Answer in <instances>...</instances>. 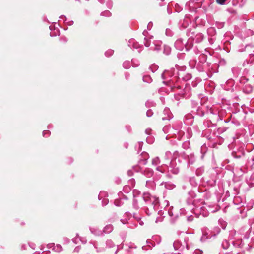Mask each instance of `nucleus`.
Here are the masks:
<instances>
[{"mask_svg": "<svg viewBox=\"0 0 254 254\" xmlns=\"http://www.w3.org/2000/svg\"><path fill=\"white\" fill-rule=\"evenodd\" d=\"M143 199L146 202H150L153 204L155 205L158 203V199L148 193L143 194Z\"/></svg>", "mask_w": 254, "mask_h": 254, "instance_id": "1", "label": "nucleus"}, {"mask_svg": "<svg viewBox=\"0 0 254 254\" xmlns=\"http://www.w3.org/2000/svg\"><path fill=\"white\" fill-rule=\"evenodd\" d=\"M141 155L142 156L143 158L139 159V163L140 164L145 165L147 163V160L149 158V155L146 152H143L141 153Z\"/></svg>", "mask_w": 254, "mask_h": 254, "instance_id": "2", "label": "nucleus"}, {"mask_svg": "<svg viewBox=\"0 0 254 254\" xmlns=\"http://www.w3.org/2000/svg\"><path fill=\"white\" fill-rule=\"evenodd\" d=\"M175 47L179 50H182L185 45V43L183 42V39H178L175 43Z\"/></svg>", "mask_w": 254, "mask_h": 254, "instance_id": "3", "label": "nucleus"}, {"mask_svg": "<svg viewBox=\"0 0 254 254\" xmlns=\"http://www.w3.org/2000/svg\"><path fill=\"white\" fill-rule=\"evenodd\" d=\"M113 230V226L112 224H108L103 228V232L106 234H109Z\"/></svg>", "mask_w": 254, "mask_h": 254, "instance_id": "4", "label": "nucleus"}, {"mask_svg": "<svg viewBox=\"0 0 254 254\" xmlns=\"http://www.w3.org/2000/svg\"><path fill=\"white\" fill-rule=\"evenodd\" d=\"M143 80L147 83H151L152 79L150 75H145L143 77Z\"/></svg>", "mask_w": 254, "mask_h": 254, "instance_id": "5", "label": "nucleus"}, {"mask_svg": "<svg viewBox=\"0 0 254 254\" xmlns=\"http://www.w3.org/2000/svg\"><path fill=\"white\" fill-rule=\"evenodd\" d=\"M53 249L56 252H60L62 250L63 248L60 244H57L54 246Z\"/></svg>", "mask_w": 254, "mask_h": 254, "instance_id": "6", "label": "nucleus"}, {"mask_svg": "<svg viewBox=\"0 0 254 254\" xmlns=\"http://www.w3.org/2000/svg\"><path fill=\"white\" fill-rule=\"evenodd\" d=\"M123 66L125 69H128L130 67V63L128 61H125L123 64Z\"/></svg>", "mask_w": 254, "mask_h": 254, "instance_id": "7", "label": "nucleus"}, {"mask_svg": "<svg viewBox=\"0 0 254 254\" xmlns=\"http://www.w3.org/2000/svg\"><path fill=\"white\" fill-rule=\"evenodd\" d=\"M132 66L135 67H138L140 64L139 61L135 59H133L132 60Z\"/></svg>", "mask_w": 254, "mask_h": 254, "instance_id": "8", "label": "nucleus"}, {"mask_svg": "<svg viewBox=\"0 0 254 254\" xmlns=\"http://www.w3.org/2000/svg\"><path fill=\"white\" fill-rule=\"evenodd\" d=\"M51 132L48 130H44L43 132V136L45 137H48L50 136Z\"/></svg>", "mask_w": 254, "mask_h": 254, "instance_id": "9", "label": "nucleus"}, {"mask_svg": "<svg viewBox=\"0 0 254 254\" xmlns=\"http://www.w3.org/2000/svg\"><path fill=\"white\" fill-rule=\"evenodd\" d=\"M114 53V51L112 50H108L105 52V55L107 57L112 56Z\"/></svg>", "mask_w": 254, "mask_h": 254, "instance_id": "10", "label": "nucleus"}, {"mask_svg": "<svg viewBox=\"0 0 254 254\" xmlns=\"http://www.w3.org/2000/svg\"><path fill=\"white\" fill-rule=\"evenodd\" d=\"M228 0H216L217 3L220 5H224Z\"/></svg>", "mask_w": 254, "mask_h": 254, "instance_id": "11", "label": "nucleus"}, {"mask_svg": "<svg viewBox=\"0 0 254 254\" xmlns=\"http://www.w3.org/2000/svg\"><path fill=\"white\" fill-rule=\"evenodd\" d=\"M111 13L110 12V11L107 10V11H105L104 12H103L102 13H101V15H103V16H111Z\"/></svg>", "mask_w": 254, "mask_h": 254, "instance_id": "12", "label": "nucleus"}, {"mask_svg": "<svg viewBox=\"0 0 254 254\" xmlns=\"http://www.w3.org/2000/svg\"><path fill=\"white\" fill-rule=\"evenodd\" d=\"M152 114L153 113L151 110H148L146 113V114L148 117L151 116Z\"/></svg>", "mask_w": 254, "mask_h": 254, "instance_id": "13", "label": "nucleus"}, {"mask_svg": "<svg viewBox=\"0 0 254 254\" xmlns=\"http://www.w3.org/2000/svg\"><path fill=\"white\" fill-rule=\"evenodd\" d=\"M124 190H131V188L128 186H125L124 188Z\"/></svg>", "mask_w": 254, "mask_h": 254, "instance_id": "14", "label": "nucleus"}, {"mask_svg": "<svg viewBox=\"0 0 254 254\" xmlns=\"http://www.w3.org/2000/svg\"><path fill=\"white\" fill-rule=\"evenodd\" d=\"M134 205L135 207L138 208V206H137V203L135 199L134 200Z\"/></svg>", "mask_w": 254, "mask_h": 254, "instance_id": "15", "label": "nucleus"}, {"mask_svg": "<svg viewBox=\"0 0 254 254\" xmlns=\"http://www.w3.org/2000/svg\"><path fill=\"white\" fill-rule=\"evenodd\" d=\"M130 182L131 183L132 187H133L134 186V184H135L134 180H130Z\"/></svg>", "mask_w": 254, "mask_h": 254, "instance_id": "16", "label": "nucleus"}, {"mask_svg": "<svg viewBox=\"0 0 254 254\" xmlns=\"http://www.w3.org/2000/svg\"><path fill=\"white\" fill-rule=\"evenodd\" d=\"M61 40H62L63 41L65 42L67 41V39L65 37H61Z\"/></svg>", "mask_w": 254, "mask_h": 254, "instance_id": "17", "label": "nucleus"}, {"mask_svg": "<svg viewBox=\"0 0 254 254\" xmlns=\"http://www.w3.org/2000/svg\"><path fill=\"white\" fill-rule=\"evenodd\" d=\"M20 225L21 226H23L25 225V223L23 222H21L20 223Z\"/></svg>", "mask_w": 254, "mask_h": 254, "instance_id": "18", "label": "nucleus"}, {"mask_svg": "<svg viewBox=\"0 0 254 254\" xmlns=\"http://www.w3.org/2000/svg\"><path fill=\"white\" fill-rule=\"evenodd\" d=\"M116 203H117V202L116 201V202H115V204H116V205L117 206H119V205L118 204H117Z\"/></svg>", "mask_w": 254, "mask_h": 254, "instance_id": "19", "label": "nucleus"}, {"mask_svg": "<svg viewBox=\"0 0 254 254\" xmlns=\"http://www.w3.org/2000/svg\"><path fill=\"white\" fill-rule=\"evenodd\" d=\"M162 1H163L164 0H161Z\"/></svg>", "mask_w": 254, "mask_h": 254, "instance_id": "20", "label": "nucleus"}]
</instances>
